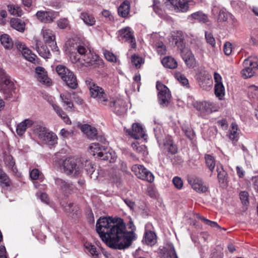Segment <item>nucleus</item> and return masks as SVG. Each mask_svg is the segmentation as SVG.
<instances>
[{"label":"nucleus","instance_id":"obj_1","mask_svg":"<svg viewBox=\"0 0 258 258\" xmlns=\"http://www.w3.org/2000/svg\"><path fill=\"white\" fill-rule=\"evenodd\" d=\"M96 228L102 240L114 249L128 247L136 238V228L131 219L126 226L120 218L100 217L97 221Z\"/></svg>","mask_w":258,"mask_h":258},{"label":"nucleus","instance_id":"obj_2","mask_svg":"<svg viewBox=\"0 0 258 258\" xmlns=\"http://www.w3.org/2000/svg\"><path fill=\"white\" fill-rule=\"evenodd\" d=\"M33 132L43 144L53 145L57 143V136L54 133L49 132L42 123L34 124Z\"/></svg>","mask_w":258,"mask_h":258},{"label":"nucleus","instance_id":"obj_3","mask_svg":"<svg viewBox=\"0 0 258 258\" xmlns=\"http://www.w3.org/2000/svg\"><path fill=\"white\" fill-rule=\"evenodd\" d=\"M77 51L81 57L78 60L82 59L84 61L85 65L87 67L96 68L102 63V59L98 55L91 52V50L84 45H79L77 47Z\"/></svg>","mask_w":258,"mask_h":258},{"label":"nucleus","instance_id":"obj_4","mask_svg":"<svg viewBox=\"0 0 258 258\" xmlns=\"http://www.w3.org/2000/svg\"><path fill=\"white\" fill-rule=\"evenodd\" d=\"M93 153L92 155H97V157L102 160L114 162L116 158L115 153L110 149L105 146H100L99 143H93L89 147Z\"/></svg>","mask_w":258,"mask_h":258},{"label":"nucleus","instance_id":"obj_5","mask_svg":"<svg viewBox=\"0 0 258 258\" xmlns=\"http://www.w3.org/2000/svg\"><path fill=\"white\" fill-rule=\"evenodd\" d=\"M86 83L90 90L91 96L96 99L99 103L107 106L108 97L104 89L97 86L91 79L87 80Z\"/></svg>","mask_w":258,"mask_h":258},{"label":"nucleus","instance_id":"obj_6","mask_svg":"<svg viewBox=\"0 0 258 258\" xmlns=\"http://www.w3.org/2000/svg\"><path fill=\"white\" fill-rule=\"evenodd\" d=\"M243 66L244 69L241 71L242 76L244 78L251 77L255 73V70L258 69V58L250 56L244 60Z\"/></svg>","mask_w":258,"mask_h":258},{"label":"nucleus","instance_id":"obj_7","mask_svg":"<svg viewBox=\"0 0 258 258\" xmlns=\"http://www.w3.org/2000/svg\"><path fill=\"white\" fill-rule=\"evenodd\" d=\"M62 167L63 172L67 175L77 176L81 172L82 167L78 164L76 159L68 158L62 161Z\"/></svg>","mask_w":258,"mask_h":258},{"label":"nucleus","instance_id":"obj_8","mask_svg":"<svg viewBox=\"0 0 258 258\" xmlns=\"http://www.w3.org/2000/svg\"><path fill=\"white\" fill-rule=\"evenodd\" d=\"M156 88L159 91L158 96L159 104L163 107L167 106L170 102L171 98L169 89L159 81L156 83Z\"/></svg>","mask_w":258,"mask_h":258},{"label":"nucleus","instance_id":"obj_9","mask_svg":"<svg viewBox=\"0 0 258 258\" xmlns=\"http://www.w3.org/2000/svg\"><path fill=\"white\" fill-rule=\"evenodd\" d=\"M132 170L139 178L148 181L149 182H152L154 180V176L152 173L143 165H134L132 167Z\"/></svg>","mask_w":258,"mask_h":258},{"label":"nucleus","instance_id":"obj_10","mask_svg":"<svg viewBox=\"0 0 258 258\" xmlns=\"http://www.w3.org/2000/svg\"><path fill=\"white\" fill-rule=\"evenodd\" d=\"M107 105L109 106L111 111L118 115H123L127 110L124 101L120 99H108Z\"/></svg>","mask_w":258,"mask_h":258},{"label":"nucleus","instance_id":"obj_11","mask_svg":"<svg viewBox=\"0 0 258 258\" xmlns=\"http://www.w3.org/2000/svg\"><path fill=\"white\" fill-rule=\"evenodd\" d=\"M187 181L192 188L197 192H205L208 189V187L204 184L203 180L195 175L188 176Z\"/></svg>","mask_w":258,"mask_h":258},{"label":"nucleus","instance_id":"obj_12","mask_svg":"<svg viewBox=\"0 0 258 258\" xmlns=\"http://www.w3.org/2000/svg\"><path fill=\"white\" fill-rule=\"evenodd\" d=\"M193 0H167V5L173 6L176 12H185L189 9V5Z\"/></svg>","mask_w":258,"mask_h":258},{"label":"nucleus","instance_id":"obj_13","mask_svg":"<svg viewBox=\"0 0 258 258\" xmlns=\"http://www.w3.org/2000/svg\"><path fill=\"white\" fill-rule=\"evenodd\" d=\"M119 37L122 40L131 44L132 48H135L136 46L135 38L133 35L131 29L129 27H126L118 32Z\"/></svg>","mask_w":258,"mask_h":258},{"label":"nucleus","instance_id":"obj_14","mask_svg":"<svg viewBox=\"0 0 258 258\" xmlns=\"http://www.w3.org/2000/svg\"><path fill=\"white\" fill-rule=\"evenodd\" d=\"M55 184L64 192V194H70L75 189V186L71 181L68 180L55 177L54 178Z\"/></svg>","mask_w":258,"mask_h":258},{"label":"nucleus","instance_id":"obj_15","mask_svg":"<svg viewBox=\"0 0 258 258\" xmlns=\"http://www.w3.org/2000/svg\"><path fill=\"white\" fill-rule=\"evenodd\" d=\"M16 46L17 49L21 52L24 57L27 60L32 63H36V58H37V56L32 53V51L27 47L25 46L22 42L20 41H16L15 42Z\"/></svg>","mask_w":258,"mask_h":258},{"label":"nucleus","instance_id":"obj_16","mask_svg":"<svg viewBox=\"0 0 258 258\" xmlns=\"http://www.w3.org/2000/svg\"><path fill=\"white\" fill-rule=\"evenodd\" d=\"M36 16L42 23H50L56 18V14L53 11H39L36 13Z\"/></svg>","mask_w":258,"mask_h":258},{"label":"nucleus","instance_id":"obj_17","mask_svg":"<svg viewBox=\"0 0 258 258\" xmlns=\"http://www.w3.org/2000/svg\"><path fill=\"white\" fill-rule=\"evenodd\" d=\"M35 73L36 77L39 82L47 86L51 85V80L48 77L47 72L44 68L41 67H37L35 68Z\"/></svg>","mask_w":258,"mask_h":258},{"label":"nucleus","instance_id":"obj_18","mask_svg":"<svg viewBox=\"0 0 258 258\" xmlns=\"http://www.w3.org/2000/svg\"><path fill=\"white\" fill-rule=\"evenodd\" d=\"M212 82V77L208 73H201L199 75L198 83L203 89L206 90L211 87Z\"/></svg>","mask_w":258,"mask_h":258},{"label":"nucleus","instance_id":"obj_19","mask_svg":"<svg viewBox=\"0 0 258 258\" xmlns=\"http://www.w3.org/2000/svg\"><path fill=\"white\" fill-rule=\"evenodd\" d=\"M181 57L188 67H195L196 60L190 50L186 48L183 49L181 51Z\"/></svg>","mask_w":258,"mask_h":258},{"label":"nucleus","instance_id":"obj_20","mask_svg":"<svg viewBox=\"0 0 258 258\" xmlns=\"http://www.w3.org/2000/svg\"><path fill=\"white\" fill-rule=\"evenodd\" d=\"M194 107L202 113L212 112V103L207 101H197L194 103Z\"/></svg>","mask_w":258,"mask_h":258},{"label":"nucleus","instance_id":"obj_21","mask_svg":"<svg viewBox=\"0 0 258 258\" xmlns=\"http://www.w3.org/2000/svg\"><path fill=\"white\" fill-rule=\"evenodd\" d=\"M62 79L69 88L75 89L78 87L77 78L73 72H68L66 76H62Z\"/></svg>","mask_w":258,"mask_h":258},{"label":"nucleus","instance_id":"obj_22","mask_svg":"<svg viewBox=\"0 0 258 258\" xmlns=\"http://www.w3.org/2000/svg\"><path fill=\"white\" fill-rule=\"evenodd\" d=\"M81 128L82 132L86 135L88 139L90 140L96 139L99 140L97 136V131L96 128L88 124H85L82 125Z\"/></svg>","mask_w":258,"mask_h":258},{"label":"nucleus","instance_id":"obj_23","mask_svg":"<svg viewBox=\"0 0 258 258\" xmlns=\"http://www.w3.org/2000/svg\"><path fill=\"white\" fill-rule=\"evenodd\" d=\"M35 49L38 54L44 58H48L50 57L51 54L47 46L42 45L40 41L35 40Z\"/></svg>","mask_w":258,"mask_h":258},{"label":"nucleus","instance_id":"obj_24","mask_svg":"<svg viewBox=\"0 0 258 258\" xmlns=\"http://www.w3.org/2000/svg\"><path fill=\"white\" fill-rule=\"evenodd\" d=\"M127 133L135 139H139L144 136L143 128L139 123H134L132 125V130L127 131Z\"/></svg>","mask_w":258,"mask_h":258},{"label":"nucleus","instance_id":"obj_25","mask_svg":"<svg viewBox=\"0 0 258 258\" xmlns=\"http://www.w3.org/2000/svg\"><path fill=\"white\" fill-rule=\"evenodd\" d=\"M34 122L29 119H26L17 126L16 132L17 134L22 136L26 132L27 128L32 126Z\"/></svg>","mask_w":258,"mask_h":258},{"label":"nucleus","instance_id":"obj_26","mask_svg":"<svg viewBox=\"0 0 258 258\" xmlns=\"http://www.w3.org/2000/svg\"><path fill=\"white\" fill-rule=\"evenodd\" d=\"M142 241L148 245H153L157 242V236L155 233L152 231H146L144 233Z\"/></svg>","mask_w":258,"mask_h":258},{"label":"nucleus","instance_id":"obj_27","mask_svg":"<svg viewBox=\"0 0 258 258\" xmlns=\"http://www.w3.org/2000/svg\"><path fill=\"white\" fill-rule=\"evenodd\" d=\"M118 15L122 18H126L130 12V3L126 0L123 1L118 8Z\"/></svg>","mask_w":258,"mask_h":258},{"label":"nucleus","instance_id":"obj_28","mask_svg":"<svg viewBox=\"0 0 258 258\" xmlns=\"http://www.w3.org/2000/svg\"><path fill=\"white\" fill-rule=\"evenodd\" d=\"M44 42L46 43H53L55 36L53 32L49 29H43L41 31Z\"/></svg>","mask_w":258,"mask_h":258},{"label":"nucleus","instance_id":"obj_29","mask_svg":"<svg viewBox=\"0 0 258 258\" xmlns=\"http://www.w3.org/2000/svg\"><path fill=\"white\" fill-rule=\"evenodd\" d=\"M216 171L218 175L217 177L220 183L225 184L227 182V174L223 169V166L219 164L217 165Z\"/></svg>","mask_w":258,"mask_h":258},{"label":"nucleus","instance_id":"obj_30","mask_svg":"<svg viewBox=\"0 0 258 258\" xmlns=\"http://www.w3.org/2000/svg\"><path fill=\"white\" fill-rule=\"evenodd\" d=\"M11 26L19 32H23L25 30V24L20 19L13 18L10 22Z\"/></svg>","mask_w":258,"mask_h":258},{"label":"nucleus","instance_id":"obj_31","mask_svg":"<svg viewBox=\"0 0 258 258\" xmlns=\"http://www.w3.org/2000/svg\"><path fill=\"white\" fill-rule=\"evenodd\" d=\"M164 67L170 69H175L177 66V62L175 59L171 56L164 57L161 61Z\"/></svg>","mask_w":258,"mask_h":258},{"label":"nucleus","instance_id":"obj_32","mask_svg":"<svg viewBox=\"0 0 258 258\" xmlns=\"http://www.w3.org/2000/svg\"><path fill=\"white\" fill-rule=\"evenodd\" d=\"M80 17L83 22L88 26H93L95 24L96 20L92 15L87 12H82Z\"/></svg>","mask_w":258,"mask_h":258},{"label":"nucleus","instance_id":"obj_33","mask_svg":"<svg viewBox=\"0 0 258 258\" xmlns=\"http://www.w3.org/2000/svg\"><path fill=\"white\" fill-rule=\"evenodd\" d=\"M238 126L235 123H232L231 129L229 130V138L234 143H236L239 139V133L237 132Z\"/></svg>","mask_w":258,"mask_h":258},{"label":"nucleus","instance_id":"obj_34","mask_svg":"<svg viewBox=\"0 0 258 258\" xmlns=\"http://www.w3.org/2000/svg\"><path fill=\"white\" fill-rule=\"evenodd\" d=\"M0 40L2 44L6 49H10L13 46V42L9 35L5 34H3L0 38Z\"/></svg>","mask_w":258,"mask_h":258},{"label":"nucleus","instance_id":"obj_35","mask_svg":"<svg viewBox=\"0 0 258 258\" xmlns=\"http://www.w3.org/2000/svg\"><path fill=\"white\" fill-rule=\"evenodd\" d=\"M165 149L171 154H174L177 152V146L174 144L173 141L170 139L164 143Z\"/></svg>","mask_w":258,"mask_h":258},{"label":"nucleus","instance_id":"obj_36","mask_svg":"<svg viewBox=\"0 0 258 258\" xmlns=\"http://www.w3.org/2000/svg\"><path fill=\"white\" fill-rule=\"evenodd\" d=\"M84 247L86 249V252L89 253L93 258L98 257V252L97 251L95 245L89 242H86L84 244Z\"/></svg>","mask_w":258,"mask_h":258},{"label":"nucleus","instance_id":"obj_37","mask_svg":"<svg viewBox=\"0 0 258 258\" xmlns=\"http://www.w3.org/2000/svg\"><path fill=\"white\" fill-rule=\"evenodd\" d=\"M205 159L207 167L212 172H213L216 163L214 157L211 155L206 154L205 156Z\"/></svg>","mask_w":258,"mask_h":258},{"label":"nucleus","instance_id":"obj_38","mask_svg":"<svg viewBox=\"0 0 258 258\" xmlns=\"http://www.w3.org/2000/svg\"><path fill=\"white\" fill-rule=\"evenodd\" d=\"M12 86V82L7 76L0 80V90L6 91Z\"/></svg>","mask_w":258,"mask_h":258},{"label":"nucleus","instance_id":"obj_39","mask_svg":"<svg viewBox=\"0 0 258 258\" xmlns=\"http://www.w3.org/2000/svg\"><path fill=\"white\" fill-rule=\"evenodd\" d=\"M214 90L215 95L218 97L219 99H222L225 95V88L223 84H215Z\"/></svg>","mask_w":258,"mask_h":258},{"label":"nucleus","instance_id":"obj_40","mask_svg":"<svg viewBox=\"0 0 258 258\" xmlns=\"http://www.w3.org/2000/svg\"><path fill=\"white\" fill-rule=\"evenodd\" d=\"M0 184L5 186H9L11 184L9 177L2 168H0Z\"/></svg>","mask_w":258,"mask_h":258},{"label":"nucleus","instance_id":"obj_41","mask_svg":"<svg viewBox=\"0 0 258 258\" xmlns=\"http://www.w3.org/2000/svg\"><path fill=\"white\" fill-rule=\"evenodd\" d=\"M133 149L139 154L144 156L147 152L146 147L145 145H141L138 142L132 144Z\"/></svg>","mask_w":258,"mask_h":258},{"label":"nucleus","instance_id":"obj_42","mask_svg":"<svg viewBox=\"0 0 258 258\" xmlns=\"http://www.w3.org/2000/svg\"><path fill=\"white\" fill-rule=\"evenodd\" d=\"M8 11L12 15L18 17L21 16L23 14V11L20 7L14 5H8Z\"/></svg>","mask_w":258,"mask_h":258},{"label":"nucleus","instance_id":"obj_43","mask_svg":"<svg viewBox=\"0 0 258 258\" xmlns=\"http://www.w3.org/2000/svg\"><path fill=\"white\" fill-rule=\"evenodd\" d=\"M182 130L187 138L190 140L193 139L195 137V133L190 127L185 125H183Z\"/></svg>","mask_w":258,"mask_h":258},{"label":"nucleus","instance_id":"obj_44","mask_svg":"<svg viewBox=\"0 0 258 258\" xmlns=\"http://www.w3.org/2000/svg\"><path fill=\"white\" fill-rule=\"evenodd\" d=\"M154 47L158 53L160 55L165 54L166 49V46L162 41H158L154 44Z\"/></svg>","mask_w":258,"mask_h":258},{"label":"nucleus","instance_id":"obj_45","mask_svg":"<svg viewBox=\"0 0 258 258\" xmlns=\"http://www.w3.org/2000/svg\"><path fill=\"white\" fill-rule=\"evenodd\" d=\"M191 17L200 22H205L208 19L207 16L201 12H197L191 15Z\"/></svg>","mask_w":258,"mask_h":258},{"label":"nucleus","instance_id":"obj_46","mask_svg":"<svg viewBox=\"0 0 258 258\" xmlns=\"http://www.w3.org/2000/svg\"><path fill=\"white\" fill-rule=\"evenodd\" d=\"M56 71L62 79L63 76H66L68 74V72L71 71L64 66L58 65L56 67Z\"/></svg>","mask_w":258,"mask_h":258},{"label":"nucleus","instance_id":"obj_47","mask_svg":"<svg viewBox=\"0 0 258 258\" xmlns=\"http://www.w3.org/2000/svg\"><path fill=\"white\" fill-rule=\"evenodd\" d=\"M131 61L133 65L135 66L136 68H140L143 60L142 57L136 55H133L132 56Z\"/></svg>","mask_w":258,"mask_h":258},{"label":"nucleus","instance_id":"obj_48","mask_svg":"<svg viewBox=\"0 0 258 258\" xmlns=\"http://www.w3.org/2000/svg\"><path fill=\"white\" fill-rule=\"evenodd\" d=\"M230 14L224 11L223 10H220L219 11L217 17V21L218 22H226L228 20V16Z\"/></svg>","mask_w":258,"mask_h":258},{"label":"nucleus","instance_id":"obj_49","mask_svg":"<svg viewBox=\"0 0 258 258\" xmlns=\"http://www.w3.org/2000/svg\"><path fill=\"white\" fill-rule=\"evenodd\" d=\"M85 169L87 174H90L91 178H93L92 175L95 171L93 164L90 161H86L85 165Z\"/></svg>","mask_w":258,"mask_h":258},{"label":"nucleus","instance_id":"obj_50","mask_svg":"<svg viewBox=\"0 0 258 258\" xmlns=\"http://www.w3.org/2000/svg\"><path fill=\"white\" fill-rule=\"evenodd\" d=\"M172 182L176 188L178 189L182 188L183 186V181L180 177L178 176L173 177Z\"/></svg>","mask_w":258,"mask_h":258},{"label":"nucleus","instance_id":"obj_51","mask_svg":"<svg viewBox=\"0 0 258 258\" xmlns=\"http://www.w3.org/2000/svg\"><path fill=\"white\" fill-rule=\"evenodd\" d=\"M176 77L183 86H188V81L184 75H182L180 73H177L176 74Z\"/></svg>","mask_w":258,"mask_h":258},{"label":"nucleus","instance_id":"obj_52","mask_svg":"<svg viewBox=\"0 0 258 258\" xmlns=\"http://www.w3.org/2000/svg\"><path fill=\"white\" fill-rule=\"evenodd\" d=\"M69 21L67 18H62L57 20V25L61 29L66 28L69 25Z\"/></svg>","mask_w":258,"mask_h":258},{"label":"nucleus","instance_id":"obj_53","mask_svg":"<svg viewBox=\"0 0 258 258\" xmlns=\"http://www.w3.org/2000/svg\"><path fill=\"white\" fill-rule=\"evenodd\" d=\"M205 38L208 43L210 44L213 47L215 46L216 43L215 40L213 35L211 33L205 32Z\"/></svg>","mask_w":258,"mask_h":258},{"label":"nucleus","instance_id":"obj_54","mask_svg":"<svg viewBox=\"0 0 258 258\" xmlns=\"http://www.w3.org/2000/svg\"><path fill=\"white\" fill-rule=\"evenodd\" d=\"M199 218L203 221L206 224L209 225L212 227H220L217 223L216 222L210 221L201 216H199Z\"/></svg>","mask_w":258,"mask_h":258},{"label":"nucleus","instance_id":"obj_55","mask_svg":"<svg viewBox=\"0 0 258 258\" xmlns=\"http://www.w3.org/2000/svg\"><path fill=\"white\" fill-rule=\"evenodd\" d=\"M60 97L63 103L68 106L69 108H72L73 107V103L70 99L64 94H60Z\"/></svg>","mask_w":258,"mask_h":258},{"label":"nucleus","instance_id":"obj_56","mask_svg":"<svg viewBox=\"0 0 258 258\" xmlns=\"http://www.w3.org/2000/svg\"><path fill=\"white\" fill-rule=\"evenodd\" d=\"M104 55L107 60L111 62H116V56L111 52L107 51L104 53Z\"/></svg>","mask_w":258,"mask_h":258},{"label":"nucleus","instance_id":"obj_57","mask_svg":"<svg viewBox=\"0 0 258 258\" xmlns=\"http://www.w3.org/2000/svg\"><path fill=\"white\" fill-rule=\"evenodd\" d=\"M173 40L175 41L176 45L180 49L183 48L184 45L183 38L179 36H174Z\"/></svg>","mask_w":258,"mask_h":258},{"label":"nucleus","instance_id":"obj_58","mask_svg":"<svg viewBox=\"0 0 258 258\" xmlns=\"http://www.w3.org/2000/svg\"><path fill=\"white\" fill-rule=\"evenodd\" d=\"M153 7L154 12L160 16L163 15V11L160 8L159 3H157L156 0H153Z\"/></svg>","mask_w":258,"mask_h":258},{"label":"nucleus","instance_id":"obj_59","mask_svg":"<svg viewBox=\"0 0 258 258\" xmlns=\"http://www.w3.org/2000/svg\"><path fill=\"white\" fill-rule=\"evenodd\" d=\"M240 199L241 202L244 205H246L248 203V194L247 192L243 191L240 192Z\"/></svg>","mask_w":258,"mask_h":258},{"label":"nucleus","instance_id":"obj_60","mask_svg":"<svg viewBox=\"0 0 258 258\" xmlns=\"http://www.w3.org/2000/svg\"><path fill=\"white\" fill-rule=\"evenodd\" d=\"M224 52L227 55H229L232 52V44L229 42H227L224 45Z\"/></svg>","mask_w":258,"mask_h":258},{"label":"nucleus","instance_id":"obj_61","mask_svg":"<svg viewBox=\"0 0 258 258\" xmlns=\"http://www.w3.org/2000/svg\"><path fill=\"white\" fill-rule=\"evenodd\" d=\"M39 175V171L37 169H33L30 173L31 178L33 180H36L38 178Z\"/></svg>","mask_w":258,"mask_h":258},{"label":"nucleus","instance_id":"obj_62","mask_svg":"<svg viewBox=\"0 0 258 258\" xmlns=\"http://www.w3.org/2000/svg\"><path fill=\"white\" fill-rule=\"evenodd\" d=\"M102 14L103 17L108 18L109 21H112L113 20V17L109 11L104 10L102 12Z\"/></svg>","mask_w":258,"mask_h":258},{"label":"nucleus","instance_id":"obj_63","mask_svg":"<svg viewBox=\"0 0 258 258\" xmlns=\"http://www.w3.org/2000/svg\"><path fill=\"white\" fill-rule=\"evenodd\" d=\"M124 202L125 203V204L131 209H134L135 203L134 201H132L131 200L129 199H124Z\"/></svg>","mask_w":258,"mask_h":258},{"label":"nucleus","instance_id":"obj_64","mask_svg":"<svg viewBox=\"0 0 258 258\" xmlns=\"http://www.w3.org/2000/svg\"><path fill=\"white\" fill-rule=\"evenodd\" d=\"M160 258H170V250L162 249L160 251Z\"/></svg>","mask_w":258,"mask_h":258}]
</instances>
